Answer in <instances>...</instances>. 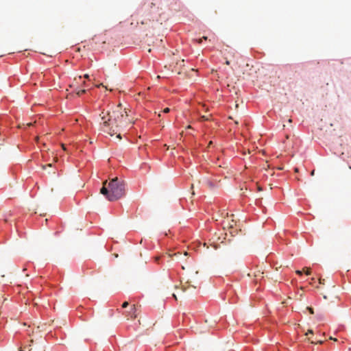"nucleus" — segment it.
Listing matches in <instances>:
<instances>
[{
	"instance_id": "obj_3",
	"label": "nucleus",
	"mask_w": 351,
	"mask_h": 351,
	"mask_svg": "<svg viewBox=\"0 0 351 351\" xmlns=\"http://www.w3.org/2000/svg\"><path fill=\"white\" fill-rule=\"evenodd\" d=\"M137 308L136 305H132L128 311H126L123 313L125 316L127 317L128 319H134L137 317Z\"/></svg>"
},
{
	"instance_id": "obj_11",
	"label": "nucleus",
	"mask_w": 351,
	"mask_h": 351,
	"mask_svg": "<svg viewBox=\"0 0 351 351\" xmlns=\"http://www.w3.org/2000/svg\"><path fill=\"white\" fill-rule=\"evenodd\" d=\"M308 334H313V330H308V332L305 335H308Z\"/></svg>"
},
{
	"instance_id": "obj_21",
	"label": "nucleus",
	"mask_w": 351,
	"mask_h": 351,
	"mask_svg": "<svg viewBox=\"0 0 351 351\" xmlns=\"http://www.w3.org/2000/svg\"><path fill=\"white\" fill-rule=\"evenodd\" d=\"M202 119H204V120H207V119H208L207 118H206V117H205V116H202Z\"/></svg>"
},
{
	"instance_id": "obj_17",
	"label": "nucleus",
	"mask_w": 351,
	"mask_h": 351,
	"mask_svg": "<svg viewBox=\"0 0 351 351\" xmlns=\"http://www.w3.org/2000/svg\"><path fill=\"white\" fill-rule=\"evenodd\" d=\"M117 138H119V139H121V134L120 133H119L117 136Z\"/></svg>"
},
{
	"instance_id": "obj_28",
	"label": "nucleus",
	"mask_w": 351,
	"mask_h": 351,
	"mask_svg": "<svg viewBox=\"0 0 351 351\" xmlns=\"http://www.w3.org/2000/svg\"><path fill=\"white\" fill-rule=\"evenodd\" d=\"M47 166L51 167V164H48Z\"/></svg>"
},
{
	"instance_id": "obj_24",
	"label": "nucleus",
	"mask_w": 351,
	"mask_h": 351,
	"mask_svg": "<svg viewBox=\"0 0 351 351\" xmlns=\"http://www.w3.org/2000/svg\"><path fill=\"white\" fill-rule=\"evenodd\" d=\"M202 39H204V40H207V37H206V36H203V37H202Z\"/></svg>"
},
{
	"instance_id": "obj_25",
	"label": "nucleus",
	"mask_w": 351,
	"mask_h": 351,
	"mask_svg": "<svg viewBox=\"0 0 351 351\" xmlns=\"http://www.w3.org/2000/svg\"><path fill=\"white\" fill-rule=\"evenodd\" d=\"M173 296L176 300H177L176 295L174 293H173Z\"/></svg>"
},
{
	"instance_id": "obj_20",
	"label": "nucleus",
	"mask_w": 351,
	"mask_h": 351,
	"mask_svg": "<svg viewBox=\"0 0 351 351\" xmlns=\"http://www.w3.org/2000/svg\"><path fill=\"white\" fill-rule=\"evenodd\" d=\"M62 147L64 150H66L65 145L64 144H62Z\"/></svg>"
},
{
	"instance_id": "obj_23",
	"label": "nucleus",
	"mask_w": 351,
	"mask_h": 351,
	"mask_svg": "<svg viewBox=\"0 0 351 351\" xmlns=\"http://www.w3.org/2000/svg\"><path fill=\"white\" fill-rule=\"evenodd\" d=\"M226 64H227V65H229V64H230V62H229V60H226Z\"/></svg>"
},
{
	"instance_id": "obj_19",
	"label": "nucleus",
	"mask_w": 351,
	"mask_h": 351,
	"mask_svg": "<svg viewBox=\"0 0 351 351\" xmlns=\"http://www.w3.org/2000/svg\"><path fill=\"white\" fill-rule=\"evenodd\" d=\"M319 284H324L321 278L319 279Z\"/></svg>"
},
{
	"instance_id": "obj_13",
	"label": "nucleus",
	"mask_w": 351,
	"mask_h": 351,
	"mask_svg": "<svg viewBox=\"0 0 351 351\" xmlns=\"http://www.w3.org/2000/svg\"><path fill=\"white\" fill-rule=\"evenodd\" d=\"M308 309L309 310L310 313L313 314V310L311 307H308Z\"/></svg>"
},
{
	"instance_id": "obj_9",
	"label": "nucleus",
	"mask_w": 351,
	"mask_h": 351,
	"mask_svg": "<svg viewBox=\"0 0 351 351\" xmlns=\"http://www.w3.org/2000/svg\"><path fill=\"white\" fill-rule=\"evenodd\" d=\"M323 342H324V341H322V340H319V341H316V342H315V341H311V343H319V344H322V343H323Z\"/></svg>"
},
{
	"instance_id": "obj_18",
	"label": "nucleus",
	"mask_w": 351,
	"mask_h": 351,
	"mask_svg": "<svg viewBox=\"0 0 351 351\" xmlns=\"http://www.w3.org/2000/svg\"><path fill=\"white\" fill-rule=\"evenodd\" d=\"M202 41H204V39H202V38H200L198 40L199 43H201Z\"/></svg>"
},
{
	"instance_id": "obj_2",
	"label": "nucleus",
	"mask_w": 351,
	"mask_h": 351,
	"mask_svg": "<svg viewBox=\"0 0 351 351\" xmlns=\"http://www.w3.org/2000/svg\"><path fill=\"white\" fill-rule=\"evenodd\" d=\"M106 180L103 183V186L100 193L104 195L108 201H116L125 195V184L124 181L119 180L118 178H112L108 184Z\"/></svg>"
},
{
	"instance_id": "obj_15",
	"label": "nucleus",
	"mask_w": 351,
	"mask_h": 351,
	"mask_svg": "<svg viewBox=\"0 0 351 351\" xmlns=\"http://www.w3.org/2000/svg\"><path fill=\"white\" fill-rule=\"evenodd\" d=\"M329 339H331V340H333V341H337V339L336 338H333V337H330Z\"/></svg>"
},
{
	"instance_id": "obj_26",
	"label": "nucleus",
	"mask_w": 351,
	"mask_h": 351,
	"mask_svg": "<svg viewBox=\"0 0 351 351\" xmlns=\"http://www.w3.org/2000/svg\"><path fill=\"white\" fill-rule=\"evenodd\" d=\"M27 125H28V126H31V125H32V123H28V124H27Z\"/></svg>"
},
{
	"instance_id": "obj_6",
	"label": "nucleus",
	"mask_w": 351,
	"mask_h": 351,
	"mask_svg": "<svg viewBox=\"0 0 351 351\" xmlns=\"http://www.w3.org/2000/svg\"><path fill=\"white\" fill-rule=\"evenodd\" d=\"M86 90L85 89L80 90H78V91L77 92V95L78 96H80V95H82V94L85 93H86Z\"/></svg>"
},
{
	"instance_id": "obj_1",
	"label": "nucleus",
	"mask_w": 351,
	"mask_h": 351,
	"mask_svg": "<svg viewBox=\"0 0 351 351\" xmlns=\"http://www.w3.org/2000/svg\"><path fill=\"white\" fill-rule=\"evenodd\" d=\"M100 117L103 121L104 131L110 136L117 134L119 128H127L134 123L128 119L126 109H123L121 104L111 112L102 111Z\"/></svg>"
},
{
	"instance_id": "obj_14",
	"label": "nucleus",
	"mask_w": 351,
	"mask_h": 351,
	"mask_svg": "<svg viewBox=\"0 0 351 351\" xmlns=\"http://www.w3.org/2000/svg\"><path fill=\"white\" fill-rule=\"evenodd\" d=\"M171 256H172V255H171V254H168V256H167V258H168V259L167 260V262L170 261L169 258H170Z\"/></svg>"
},
{
	"instance_id": "obj_12",
	"label": "nucleus",
	"mask_w": 351,
	"mask_h": 351,
	"mask_svg": "<svg viewBox=\"0 0 351 351\" xmlns=\"http://www.w3.org/2000/svg\"><path fill=\"white\" fill-rule=\"evenodd\" d=\"M296 274H298V275H302V271H300V270H297L296 271Z\"/></svg>"
},
{
	"instance_id": "obj_8",
	"label": "nucleus",
	"mask_w": 351,
	"mask_h": 351,
	"mask_svg": "<svg viewBox=\"0 0 351 351\" xmlns=\"http://www.w3.org/2000/svg\"><path fill=\"white\" fill-rule=\"evenodd\" d=\"M129 305V303L128 302H124L123 304H122V308H127Z\"/></svg>"
},
{
	"instance_id": "obj_10",
	"label": "nucleus",
	"mask_w": 351,
	"mask_h": 351,
	"mask_svg": "<svg viewBox=\"0 0 351 351\" xmlns=\"http://www.w3.org/2000/svg\"><path fill=\"white\" fill-rule=\"evenodd\" d=\"M169 111H170V109L169 108H166L163 110L164 113H168V112H169Z\"/></svg>"
},
{
	"instance_id": "obj_5",
	"label": "nucleus",
	"mask_w": 351,
	"mask_h": 351,
	"mask_svg": "<svg viewBox=\"0 0 351 351\" xmlns=\"http://www.w3.org/2000/svg\"><path fill=\"white\" fill-rule=\"evenodd\" d=\"M161 258H166V256H164V255H162V256H155V257H154V261H155V262H156V263H159V261H160V259Z\"/></svg>"
},
{
	"instance_id": "obj_27",
	"label": "nucleus",
	"mask_w": 351,
	"mask_h": 351,
	"mask_svg": "<svg viewBox=\"0 0 351 351\" xmlns=\"http://www.w3.org/2000/svg\"><path fill=\"white\" fill-rule=\"evenodd\" d=\"M234 55H235V52L233 51L232 52V56H234Z\"/></svg>"
},
{
	"instance_id": "obj_29",
	"label": "nucleus",
	"mask_w": 351,
	"mask_h": 351,
	"mask_svg": "<svg viewBox=\"0 0 351 351\" xmlns=\"http://www.w3.org/2000/svg\"><path fill=\"white\" fill-rule=\"evenodd\" d=\"M19 351H23V350H22V348H21L19 349Z\"/></svg>"
},
{
	"instance_id": "obj_7",
	"label": "nucleus",
	"mask_w": 351,
	"mask_h": 351,
	"mask_svg": "<svg viewBox=\"0 0 351 351\" xmlns=\"http://www.w3.org/2000/svg\"><path fill=\"white\" fill-rule=\"evenodd\" d=\"M303 270L305 271V273L306 275L311 274V269L310 268L305 267L303 269Z\"/></svg>"
},
{
	"instance_id": "obj_4",
	"label": "nucleus",
	"mask_w": 351,
	"mask_h": 351,
	"mask_svg": "<svg viewBox=\"0 0 351 351\" xmlns=\"http://www.w3.org/2000/svg\"><path fill=\"white\" fill-rule=\"evenodd\" d=\"M173 256H177V257L183 258V257H184V256H188V253H187L186 252H184V255H183V256H182L181 255V254H180V253H179V252H178V253H175V254H173Z\"/></svg>"
},
{
	"instance_id": "obj_16",
	"label": "nucleus",
	"mask_w": 351,
	"mask_h": 351,
	"mask_svg": "<svg viewBox=\"0 0 351 351\" xmlns=\"http://www.w3.org/2000/svg\"><path fill=\"white\" fill-rule=\"evenodd\" d=\"M84 77L88 79L89 77V75L88 74H85Z\"/></svg>"
},
{
	"instance_id": "obj_22",
	"label": "nucleus",
	"mask_w": 351,
	"mask_h": 351,
	"mask_svg": "<svg viewBox=\"0 0 351 351\" xmlns=\"http://www.w3.org/2000/svg\"><path fill=\"white\" fill-rule=\"evenodd\" d=\"M314 173H315V170H313V171H311V176H314Z\"/></svg>"
}]
</instances>
